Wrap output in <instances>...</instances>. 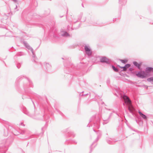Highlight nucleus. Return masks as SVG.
<instances>
[{"label": "nucleus", "instance_id": "21", "mask_svg": "<svg viewBox=\"0 0 153 153\" xmlns=\"http://www.w3.org/2000/svg\"><path fill=\"white\" fill-rule=\"evenodd\" d=\"M127 2L126 0H119V3L121 5L125 4Z\"/></svg>", "mask_w": 153, "mask_h": 153}, {"label": "nucleus", "instance_id": "10", "mask_svg": "<svg viewBox=\"0 0 153 153\" xmlns=\"http://www.w3.org/2000/svg\"><path fill=\"white\" fill-rule=\"evenodd\" d=\"M54 107L56 111L59 114H60L61 116H62L63 117H64L65 116V115L63 114L62 112H61L58 109V108H59V104L56 102H55L54 103Z\"/></svg>", "mask_w": 153, "mask_h": 153}, {"label": "nucleus", "instance_id": "54", "mask_svg": "<svg viewBox=\"0 0 153 153\" xmlns=\"http://www.w3.org/2000/svg\"><path fill=\"white\" fill-rule=\"evenodd\" d=\"M17 7V5H16V8H15V9H16Z\"/></svg>", "mask_w": 153, "mask_h": 153}, {"label": "nucleus", "instance_id": "47", "mask_svg": "<svg viewBox=\"0 0 153 153\" xmlns=\"http://www.w3.org/2000/svg\"><path fill=\"white\" fill-rule=\"evenodd\" d=\"M12 0L13 1L15 2H17V0Z\"/></svg>", "mask_w": 153, "mask_h": 153}, {"label": "nucleus", "instance_id": "58", "mask_svg": "<svg viewBox=\"0 0 153 153\" xmlns=\"http://www.w3.org/2000/svg\"><path fill=\"white\" fill-rule=\"evenodd\" d=\"M62 59H63V58H62Z\"/></svg>", "mask_w": 153, "mask_h": 153}, {"label": "nucleus", "instance_id": "11", "mask_svg": "<svg viewBox=\"0 0 153 153\" xmlns=\"http://www.w3.org/2000/svg\"><path fill=\"white\" fill-rule=\"evenodd\" d=\"M90 96H81V97L79 98V100H82L85 102L88 103L90 101V100L94 99V98L90 99Z\"/></svg>", "mask_w": 153, "mask_h": 153}, {"label": "nucleus", "instance_id": "30", "mask_svg": "<svg viewBox=\"0 0 153 153\" xmlns=\"http://www.w3.org/2000/svg\"><path fill=\"white\" fill-rule=\"evenodd\" d=\"M26 48L29 50H30L31 52L33 51L32 48L29 45L27 46Z\"/></svg>", "mask_w": 153, "mask_h": 153}, {"label": "nucleus", "instance_id": "57", "mask_svg": "<svg viewBox=\"0 0 153 153\" xmlns=\"http://www.w3.org/2000/svg\"><path fill=\"white\" fill-rule=\"evenodd\" d=\"M116 96H118V95L117 94H116Z\"/></svg>", "mask_w": 153, "mask_h": 153}, {"label": "nucleus", "instance_id": "22", "mask_svg": "<svg viewBox=\"0 0 153 153\" xmlns=\"http://www.w3.org/2000/svg\"><path fill=\"white\" fill-rule=\"evenodd\" d=\"M133 64L135 66L137 67L138 69H140V65L138 64L137 62L134 61L133 62Z\"/></svg>", "mask_w": 153, "mask_h": 153}, {"label": "nucleus", "instance_id": "13", "mask_svg": "<svg viewBox=\"0 0 153 153\" xmlns=\"http://www.w3.org/2000/svg\"><path fill=\"white\" fill-rule=\"evenodd\" d=\"M100 62L102 63H105L106 64L110 63L108 59L105 56L101 57L100 59Z\"/></svg>", "mask_w": 153, "mask_h": 153}, {"label": "nucleus", "instance_id": "49", "mask_svg": "<svg viewBox=\"0 0 153 153\" xmlns=\"http://www.w3.org/2000/svg\"><path fill=\"white\" fill-rule=\"evenodd\" d=\"M93 130L95 132L97 133V131H96L94 128H93Z\"/></svg>", "mask_w": 153, "mask_h": 153}, {"label": "nucleus", "instance_id": "1", "mask_svg": "<svg viewBox=\"0 0 153 153\" xmlns=\"http://www.w3.org/2000/svg\"><path fill=\"white\" fill-rule=\"evenodd\" d=\"M34 106V112L32 113H30L27 109L26 108L23 106L22 110L23 112L29 117L32 118L39 120L44 121H45L46 124H48L51 122V120L50 119V117L48 114H46L44 112H42L39 111H38L36 109L35 104L33 101L30 98Z\"/></svg>", "mask_w": 153, "mask_h": 153}, {"label": "nucleus", "instance_id": "60", "mask_svg": "<svg viewBox=\"0 0 153 153\" xmlns=\"http://www.w3.org/2000/svg\"><path fill=\"white\" fill-rule=\"evenodd\" d=\"M65 149H64V152H65Z\"/></svg>", "mask_w": 153, "mask_h": 153}, {"label": "nucleus", "instance_id": "53", "mask_svg": "<svg viewBox=\"0 0 153 153\" xmlns=\"http://www.w3.org/2000/svg\"><path fill=\"white\" fill-rule=\"evenodd\" d=\"M82 6L83 7H84L83 5V4H82Z\"/></svg>", "mask_w": 153, "mask_h": 153}, {"label": "nucleus", "instance_id": "25", "mask_svg": "<svg viewBox=\"0 0 153 153\" xmlns=\"http://www.w3.org/2000/svg\"><path fill=\"white\" fill-rule=\"evenodd\" d=\"M31 52L33 54L32 57L33 58V60L34 62H35V60H36V56L33 51H32Z\"/></svg>", "mask_w": 153, "mask_h": 153}, {"label": "nucleus", "instance_id": "62", "mask_svg": "<svg viewBox=\"0 0 153 153\" xmlns=\"http://www.w3.org/2000/svg\"><path fill=\"white\" fill-rule=\"evenodd\" d=\"M23 55V54H22V55Z\"/></svg>", "mask_w": 153, "mask_h": 153}, {"label": "nucleus", "instance_id": "48", "mask_svg": "<svg viewBox=\"0 0 153 153\" xmlns=\"http://www.w3.org/2000/svg\"><path fill=\"white\" fill-rule=\"evenodd\" d=\"M93 130L95 132L97 133V131H96L94 128H93Z\"/></svg>", "mask_w": 153, "mask_h": 153}, {"label": "nucleus", "instance_id": "37", "mask_svg": "<svg viewBox=\"0 0 153 153\" xmlns=\"http://www.w3.org/2000/svg\"><path fill=\"white\" fill-rule=\"evenodd\" d=\"M106 82L107 83L109 84L110 83V79L108 78L107 79Z\"/></svg>", "mask_w": 153, "mask_h": 153}, {"label": "nucleus", "instance_id": "41", "mask_svg": "<svg viewBox=\"0 0 153 153\" xmlns=\"http://www.w3.org/2000/svg\"><path fill=\"white\" fill-rule=\"evenodd\" d=\"M20 125H21L23 126H25V125L23 123H21V124H20Z\"/></svg>", "mask_w": 153, "mask_h": 153}, {"label": "nucleus", "instance_id": "50", "mask_svg": "<svg viewBox=\"0 0 153 153\" xmlns=\"http://www.w3.org/2000/svg\"><path fill=\"white\" fill-rule=\"evenodd\" d=\"M129 127V128H130L131 129V130H133V131H135L134 130H133V129L132 128V127Z\"/></svg>", "mask_w": 153, "mask_h": 153}, {"label": "nucleus", "instance_id": "24", "mask_svg": "<svg viewBox=\"0 0 153 153\" xmlns=\"http://www.w3.org/2000/svg\"><path fill=\"white\" fill-rule=\"evenodd\" d=\"M68 134L70 135V136H73V137H74L75 136V134L73 131H70L68 132Z\"/></svg>", "mask_w": 153, "mask_h": 153}, {"label": "nucleus", "instance_id": "64", "mask_svg": "<svg viewBox=\"0 0 153 153\" xmlns=\"http://www.w3.org/2000/svg\"><path fill=\"white\" fill-rule=\"evenodd\" d=\"M49 153H51L50 152H49Z\"/></svg>", "mask_w": 153, "mask_h": 153}, {"label": "nucleus", "instance_id": "43", "mask_svg": "<svg viewBox=\"0 0 153 153\" xmlns=\"http://www.w3.org/2000/svg\"><path fill=\"white\" fill-rule=\"evenodd\" d=\"M120 96H126L125 94H123L122 93H120Z\"/></svg>", "mask_w": 153, "mask_h": 153}, {"label": "nucleus", "instance_id": "59", "mask_svg": "<svg viewBox=\"0 0 153 153\" xmlns=\"http://www.w3.org/2000/svg\"><path fill=\"white\" fill-rule=\"evenodd\" d=\"M22 98L23 99H24V97H22Z\"/></svg>", "mask_w": 153, "mask_h": 153}, {"label": "nucleus", "instance_id": "32", "mask_svg": "<svg viewBox=\"0 0 153 153\" xmlns=\"http://www.w3.org/2000/svg\"><path fill=\"white\" fill-rule=\"evenodd\" d=\"M91 95V93H88V94H79V96H87V95H89V96H90Z\"/></svg>", "mask_w": 153, "mask_h": 153}, {"label": "nucleus", "instance_id": "52", "mask_svg": "<svg viewBox=\"0 0 153 153\" xmlns=\"http://www.w3.org/2000/svg\"><path fill=\"white\" fill-rule=\"evenodd\" d=\"M87 127H90V125H89L88 124L87 125Z\"/></svg>", "mask_w": 153, "mask_h": 153}, {"label": "nucleus", "instance_id": "7", "mask_svg": "<svg viewBox=\"0 0 153 153\" xmlns=\"http://www.w3.org/2000/svg\"><path fill=\"white\" fill-rule=\"evenodd\" d=\"M120 99L123 102V105H130L131 104V101L129 96H120Z\"/></svg>", "mask_w": 153, "mask_h": 153}, {"label": "nucleus", "instance_id": "23", "mask_svg": "<svg viewBox=\"0 0 153 153\" xmlns=\"http://www.w3.org/2000/svg\"><path fill=\"white\" fill-rule=\"evenodd\" d=\"M96 133L97 135V137L101 138L102 135V132L100 131L99 130L97 131Z\"/></svg>", "mask_w": 153, "mask_h": 153}, {"label": "nucleus", "instance_id": "34", "mask_svg": "<svg viewBox=\"0 0 153 153\" xmlns=\"http://www.w3.org/2000/svg\"><path fill=\"white\" fill-rule=\"evenodd\" d=\"M5 123L7 124V126L11 125V123L8 122L6 121L5 122Z\"/></svg>", "mask_w": 153, "mask_h": 153}, {"label": "nucleus", "instance_id": "27", "mask_svg": "<svg viewBox=\"0 0 153 153\" xmlns=\"http://www.w3.org/2000/svg\"><path fill=\"white\" fill-rule=\"evenodd\" d=\"M69 34L66 32H64V33L62 35L63 36H69Z\"/></svg>", "mask_w": 153, "mask_h": 153}, {"label": "nucleus", "instance_id": "20", "mask_svg": "<svg viewBox=\"0 0 153 153\" xmlns=\"http://www.w3.org/2000/svg\"><path fill=\"white\" fill-rule=\"evenodd\" d=\"M133 109L134 108L133 107L132 108H131L129 107H128V110L129 111V112L130 113H131L133 116H134L135 115V114L133 112Z\"/></svg>", "mask_w": 153, "mask_h": 153}, {"label": "nucleus", "instance_id": "19", "mask_svg": "<svg viewBox=\"0 0 153 153\" xmlns=\"http://www.w3.org/2000/svg\"><path fill=\"white\" fill-rule=\"evenodd\" d=\"M130 66V64H126L125 66L123 67H122L123 68V70L122 71H125Z\"/></svg>", "mask_w": 153, "mask_h": 153}, {"label": "nucleus", "instance_id": "3", "mask_svg": "<svg viewBox=\"0 0 153 153\" xmlns=\"http://www.w3.org/2000/svg\"><path fill=\"white\" fill-rule=\"evenodd\" d=\"M38 99L36 101L39 104L41 105L44 111H49L51 110L50 108L51 106L48 104L47 99L45 96H36Z\"/></svg>", "mask_w": 153, "mask_h": 153}, {"label": "nucleus", "instance_id": "51", "mask_svg": "<svg viewBox=\"0 0 153 153\" xmlns=\"http://www.w3.org/2000/svg\"><path fill=\"white\" fill-rule=\"evenodd\" d=\"M118 66H119L120 68H122V67H123L120 66V65H118Z\"/></svg>", "mask_w": 153, "mask_h": 153}, {"label": "nucleus", "instance_id": "36", "mask_svg": "<svg viewBox=\"0 0 153 153\" xmlns=\"http://www.w3.org/2000/svg\"><path fill=\"white\" fill-rule=\"evenodd\" d=\"M21 67V64L19 63L17 65V67L18 68H19Z\"/></svg>", "mask_w": 153, "mask_h": 153}, {"label": "nucleus", "instance_id": "26", "mask_svg": "<svg viewBox=\"0 0 153 153\" xmlns=\"http://www.w3.org/2000/svg\"><path fill=\"white\" fill-rule=\"evenodd\" d=\"M45 66L46 67L47 69H48L51 68V65L48 63H44Z\"/></svg>", "mask_w": 153, "mask_h": 153}, {"label": "nucleus", "instance_id": "9", "mask_svg": "<svg viewBox=\"0 0 153 153\" xmlns=\"http://www.w3.org/2000/svg\"><path fill=\"white\" fill-rule=\"evenodd\" d=\"M18 133L22 135H28L30 134L31 132L28 129L26 128H25L23 129L20 130L19 131Z\"/></svg>", "mask_w": 153, "mask_h": 153}, {"label": "nucleus", "instance_id": "40", "mask_svg": "<svg viewBox=\"0 0 153 153\" xmlns=\"http://www.w3.org/2000/svg\"><path fill=\"white\" fill-rule=\"evenodd\" d=\"M113 112L115 113L118 116H119V114H117V112H116L115 111H113Z\"/></svg>", "mask_w": 153, "mask_h": 153}, {"label": "nucleus", "instance_id": "46", "mask_svg": "<svg viewBox=\"0 0 153 153\" xmlns=\"http://www.w3.org/2000/svg\"><path fill=\"white\" fill-rule=\"evenodd\" d=\"M129 70L130 71H132V68H129Z\"/></svg>", "mask_w": 153, "mask_h": 153}, {"label": "nucleus", "instance_id": "14", "mask_svg": "<svg viewBox=\"0 0 153 153\" xmlns=\"http://www.w3.org/2000/svg\"><path fill=\"white\" fill-rule=\"evenodd\" d=\"M84 49L86 51V53L88 56H90L91 54V49L89 46L85 45L84 46Z\"/></svg>", "mask_w": 153, "mask_h": 153}, {"label": "nucleus", "instance_id": "15", "mask_svg": "<svg viewBox=\"0 0 153 153\" xmlns=\"http://www.w3.org/2000/svg\"><path fill=\"white\" fill-rule=\"evenodd\" d=\"M145 72L146 74H148L151 72L153 73V68L151 67L146 68L145 69Z\"/></svg>", "mask_w": 153, "mask_h": 153}, {"label": "nucleus", "instance_id": "28", "mask_svg": "<svg viewBox=\"0 0 153 153\" xmlns=\"http://www.w3.org/2000/svg\"><path fill=\"white\" fill-rule=\"evenodd\" d=\"M112 68L113 70L115 72H118V70L117 68H116L114 66L112 65Z\"/></svg>", "mask_w": 153, "mask_h": 153}, {"label": "nucleus", "instance_id": "2", "mask_svg": "<svg viewBox=\"0 0 153 153\" xmlns=\"http://www.w3.org/2000/svg\"><path fill=\"white\" fill-rule=\"evenodd\" d=\"M23 79L24 82L23 88L24 92L26 93H30V88L33 87V83L28 78H25L24 76H21L19 77L17 80L19 81Z\"/></svg>", "mask_w": 153, "mask_h": 153}, {"label": "nucleus", "instance_id": "12", "mask_svg": "<svg viewBox=\"0 0 153 153\" xmlns=\"http://www.w3.org/2000/svg\"><path fill=\"white\" fill-rule=\"evenodd\" d=\"M147 75L146 74L144 71H142L141 72H139L136 74V76L139 77L144 78L146 77Z\"/></svg>", "mask_w": 153, "mask_h": 153}, {"label": "nucleus", "instance_id": "61", "mask_svg": "<svg viewBox=\"0 0 153 153\" xmlns=\"http://www.w3.org/2000/svg\"><path fill=\"white\" fill-rule=\"evenodd\" d=\"M30 137H29L28 138V139H30Z\"/></svg>", "mask_w": 153, "mask_h": 153}, {"label": "nucleus", "instance_id": "45", "mask_svg": "<svg viewBox=\"0 0 153 153\" xmlns=\"http://www.w3.org/2000/svg\"><path fill=\"white\" fill-rule=\"evenodd\" d=\"M101 104L102 105V104H104L105 105V106H106V105L104 104V102H101Z\"/></svg>", "mask_w": 153, "mask_h": 153}, {"label": "nucleus", "instance_id": "5", "mask_svg": "<svg viewBox=\"0 0 153 153\" xmlns=\"http://www.w3.org/2000/svg\"><path fill=\"white\" fill-rule=\"evenodd\" d=\"M100 119L98 115H93L91 118L89 122H91L93 123L94 126L98 129L100 127Z\"/></svg>", "mask_w": 153, "mask_h": 153}, {"label": "nucleus", "instance_id": "17", "mask_svg": "<svg viewBox=\"0 0 153 153\" xmlns=\"http://www.w3.org/2000/svg\"><path fill=\"white\" fill-rule=\"evenodd\" d=\"M106 141L109 144H113L115 142L117 141H114L112 140V139L109 138H107Z\"/></svg>", "mask_w": 153, "mask_h": 153}, {"label": "nucleus", "instance_id": "55", "mask_svg": "<svg viewBox=\"0 0 153 153\" xmlns=\"http://www.w3.org/2000/svg\"><path fill=\"white\" fill-rule=\"evenodd\" d=\"M136 122H137V123H138V121H137V120H136Z\"/></svg>", "mask_w": 153, "mask_h": 153}, {"label": "nucleus", "instance_id": "4", "mask_svg": "<svg viewBox=\"0 0 153 153\" xmlns=\"http://www.w3.org/2000/svg\"><path fill=\"white\" fill-rule=\"evenodd\" d=\"M13 139L10 137L3 141V143H0V153H5L8 149V147L12 143Z\"/></svg>", "mask_w": 153, "mask_h": 153}, {"label": "nucleus", "instance_id": "6", "mask_svg": "<svg viewBox=\"0 0 153 153\" xmlns=\"http://www.w3.org/2000/svg\"><path fill=\"white\" fill-rule=\"evenodd\" d=\"M5 128L4 129V132L5 135H7L8 132H11L13 133L15 135H19L18 134H14L13 132L14 131H15L14 129L11 125L8 126H6Z\"/></svg>", "mask_w": 153, "mask_h": 153}, {"label": "nucleus", "instance_id": "39", "mask_svg": "<svg viewBox=\"0 0 153 153\" xmlns=\"http://www.w3.org/2000/svg\"><path fill=\"white\" fill-rule=\"evenodd\" d=\"M73 143L74 144H76L77 143V142L76 141H73Z\"/></svg>", "mask_w": 153, "mask_h": 153}, {"label": "nucleus", "instance_id": "35", "mask_svg": "<svg viewBox=\"0 0 153 153\" xmlns=\"http://www.w3.org/2000/svg\"><path fill=\"white\" fill-rule=\"evenodd\" d=\"M105 25V24L103 23H100L98 24V26H102Z\"/></svg>", "mask_w": 153, "mask_h": 153}, {"label": "nucleus", "instance_id": "31", "mask_svg": "<svg viewBox=\"0 0 153 153\" xmlns=\"http://www.w3.org/2000/svg\"><path fill=\"white\" fill-rule=\"evenodd\" d=\"M23 43H24V44L26 48V47H27V46L29 45L28 44L25 42H23Z\"/></svg>", "mask_w": 153, "mask_h": 153}, {"label": "nucleus", "instance_id": "33", "mask_svg": "<svg viewBox=\"0 0 153 153\" xmlns=\"http://www.w3.org/2000/svg\"><path fill=\"white\" fill-rule=\"evenodd\" d=\"M120 61L122 63H126L127 62V60H124L121 59L120 60Z\"/></svg>", "mask_w": 153, "mask_h": 153}, {"label": "nucleus", "instance_id": "38", "mask_svg": "<svg viewBox=\"0 0 153 153\" xmlns=\"http://www.w3.org/2000/svg\"><path fill=\"white\" fill-rule=\"evenodd\" d=\"M139 122V123L141 124V125H142L143 124V122L142 121L140 120V121H138Z\"/></svg>", "mask_w": 153, "mask_h": 153}, {"label": "nucleus", "instance_id": "29", "mask_svg": "<svg viewBox=\"0 0 153 153\" xmlns=\"http://www.w3.org/2000/svg\"><path fill=\"white\" fill-rule=\"evenodd\" d=\"M147 80L149 82H153V77H152L149 78H148L147 79Z\"/></svg>", "mask_w": 153, "mask_h": 153}, {"label": "nucleus", "instance_id": "8", "mask_svg": "<svg viewBox=\"0 0 153 153\" xmlns=\"http://www.w3.org/2000/svg\"><path fill=\"white\" fill-rule=\"evenodd\" d=\"M100 138L97 137V138L93 142V143L90 146V151L89 153H91V152H92V151H93V150L96 146L97 145V144L96 143V142L97 141H98L99 140Z\"/></svg>", "mask_w": 153, "mask_h": 153}, {"label": "nucleus", "instance_id": "42", "mask_svg": "<svg viewBox=\"0 0 153 153\" xmlns=\"http://www.w3.org/2000/svg\"><path fill=\"white\" fill-rule=\"evenodd\" d=\"M143 86L146 89H147L148 88V86L146 85H144Z\"/></svg>", "mask_w": 153, "mask_h": 153}, {"label": "nucleus", "instance_id": "16", "mask_svg": "<svg viewBox=\"0 0 153 153\" xmlns=\"http://www.w3.org/2000/svg\"><path fill=\"white\" fill-rule=\"evenodd\" d=\"M138 113H139L140 116L143 119L145 120L147 122L148 117L145 114L141 112L140 110L138 111Z\"/></svg>", "mask_w": 153, "mask_h": 153}, {"label": "nucleus", "instance_id": "18", "mask_svg": "<svg viewBox=\"0 0 153 153\" xmlns=\"http://www.w3.org/2000/svg\"><path fill=\"white\" fill-rule=\"evenodd\" d=\"M112 114V113H110V115L108 117L107 119L105 120H103L104 122L103 123V125L107 124L109 122V119L110 117L111 116Z\"/></svg>", "mask_w": 153, "mask_h": 153}, {"label": "nucleus", "instance_id": "56", "mask_svg": "<svg viewBox=\"0 0 153 153\" xmlns=\"http://www.w3.org/2000/svg\"><path fill=\"white\" fill-rule=\"evenodd\" d=\"M152 144H153V139H152Z\"/></svg>", "mask_w": 153, "mask_h": 153}, {"label": "nucleus", "instance_id": "44", "mask_svg": "<svg viewBox=\"0 0 153 153\" xmlns=\"http://www.w3.org/2000/svg\"><path fill=\"white\" fill-rule=\"evenodd\" d=\"M20 150L21 152H22V153H24V152H23V151L22 149H20Z\"/></svg>", "mask_w": 153, "mask_h": 153}, {"label": "nucleus", "instance_id": "63", "mask_svg": "<svg viewBox=\"0 0 153 153\" xmlns=\"http://www.w3.org/2000/svg\"><path fill=\"white\" fill-rule=\"evenodd\" d=\"M152 123H153V122L152 121Z\"/></svg>", "mask_w": 153, "mask_h": 153}]
</instances>
